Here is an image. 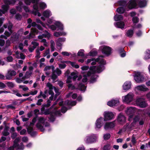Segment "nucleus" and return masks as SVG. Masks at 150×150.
Listing matches in <instances>:
<instances>
[{
  "label": "nucleus",
  "instance_id": "7ed1b4c3",
  "mask_svg": "<svg viewBox=\"0 0 150 150\" xmlns=\"http://www.w3.org/2000/svg\"><path fill=\"white\" fill-rule=\"evenodd\" d=\"M57 103V101L55 102L50 108L45 110L44 112V114L45 115L50 114V117H49V119L50 121L53 122L54 121L56 115L60 116L61 115L60 111L57 110V107H55L54 108V110L52 112H51V108H53Z\"/></svg>",
  "mask_w": 150,
  "mask_h": 150
},
{
  "label": "nucleus",
  "instance_id": "49530a36",
  "mask_svg": "<svg viewBox=\"0 0 150 150\" xmlns=\"http://www.w3.org/2000/svg\"><path fill=\"white\" fill-rule=\"evenodd\" d=\"M149 58H150V50H147L146 51L144 59H147Z\"/></svg>",
  "mask_w": 150,
  "mask_h": 150
},
{
  "label": "nucleus",
  "instance_id": "6e6d98bb",
  "mask_svg": "<svg viewBox=\"0 0 150 150\" xmlns=\"http://www.w3.org/2000/svg\"><path fill=\"white\" fill-rule=\"evenodd\" d=\"M81 69L83 71L82 73L83 74L84 73V71H86L88 70L89 69V67L88 66H84L81 67Z\"/></svg>",
  "mask_w": 150,
  "mask_h": 150
},
{
  "label": "nucleus",
  "instance_id": "69168bd1",
  "mask_svg": "<svg viewBox=\"0 0 150 150\" xmlns=\"http://www.w3.org/2000/svg\"><path fill=\"white\" fill-rule=\"evenodd\" d=\"M110 135L109 134H106L104 135V138L105 140L108 139L110 137Z\"/></svg>",
  "mask_w": 150,
  "mask_h": 150
},
{
  "label": "nucleus",
  "instance_id": "ea45409f",
  "mask_svg": "<svg viewBox=\"0 0 150 150\" xmlns=\"http://www.w3.org/2000/svg\"><path fill=\"white\" fill-rule=\"evenodd\" d=\"M114 19L116 21H121L123 19V17L121 15H116L115 16Z\"/></svg>",
  "mask_w": 150,
  "mask_h": 150
},
{
  "label": "nucleus",
  "instance_id": "13d9d810",
  "mask_svg": "<svg viewBox=\"0 0 150 150\" xmlns=\"http://www.w3.org/2000/svg\"><path fill=\"white\" fill-rule=\"evenodd\" d=\"M19 88L22 89L24 91H28L29 90L28 88L25 85H20L19 86Z\"/></svg>",
  "mask_w": 150,
  "mask_h": 150
},
{
  "label": "nucleus",
  "instance_id": "4c0bfd02",
  "mask_svg": "<svg viewBox=\"0 0 150 150\" xmlns=\"http://www.w3.org/2000/svg\"><path fill=\"white\" fill-rule=\"evenodd\" d=\"M76 104V102L75 101H71L69 100H67L64 103V104L66 105L74 106Z\"/></svg>",
  "mask_w": 150,
  "mask_h": 150
},
{
  "label": "nucleus",
  "instance_id": "680f3d73",
  "mask_svg": "<svg viewBox=\"0 0 150 150\" xmlns=\"http://www.w3.org/2000/svg\"><path fill=\"white\" fill-rule=\"evenodd\" d=\"M22 17V15L18 13L16 15V18L18 20H21Z\"/></svg>",
  "mask_w": 150,
  "mask_h": 150
},
{
  "label": "nucleus",
  "instance_id": "6ab92c4d",
  "mask_svg": "<svg viewBox=\"0 0 150 150\" xmlns=\"http://www.w3.org/2000/svg\"><path fill=\"white\" fill-rule=\"evenodd\" d=\"M16 74V71L10 69L8 70L7 73L6 75V79L10 80L12 79L13 76H15Z\"/></svg>",
  "mask_w": 150,
  "mask_h": 150
},
{
  "label": "nucleus",
  "instance_id": "338daca9",
  "mask_svg": "<svg viewBox=\"0 0 150 150\" xmlns=\"http://www.w3.org/2000/svg\"><path fill=\"white\" fill-rule=\"evenodd\" d=\"M84 50H80L78 53V55L79 56H83L84 55Z\"/></svg>",
  "mask_w": 150,
  "mask_h": 150
},
{
  "label": "nucleus",
  "instance_id": "c756f323",
  "mask_svg": "<svg viewBox=\"0 0 150 150\" xmlns=\"http://www.w3.org/2000/svg\"><path fill=\"white\" fill-rule=\"evenodd\" d=\"M134 123H132L130 125L128 123H127L125 125H124L123 128V130L124 131H125L126 130H130L134 126Z\"/></svg>",
  "mask_w": 150,
  "mask_h": 150
},
{
  "label": "nucleus",
  "instance_id": "1a4fd4ad",
  "mask_svg": "<svg viewBox=\"0 0 150 150\" xmlns=\"http://www.w3.org/2000/svg\"><path fill=\"white\" fill-rule=\"evenodd\" d=\"M133 76L134 79L137 83H142L145 81V79L142 72L139 71H135Z\"/></svg>",
  "mask_w": 150,
  "mask_h": 150
},
{
  "label": "nucleus",
  "instance_id": "bf43d9fd",
  "mask_svg": "<svg viewBox=\"0 0 150 150\" xmlns=\"http://www.w3.org/2000/svg\"><path fill=\"white\" fill-rule=\"evenodd\" d=\"M139 18L136 16L133 17L132 19V21L134 24L137 23L139 21Z\"/></svg>",
  "mask_w": 150,
  "mask_h": 150
},
{
  "label": "nucleus",
  "instance_id": "a18cd8bd",
  "mask_svg": "<svg viewBox=\"0 0 150 150\" xmlns=\"http://www.w3.org/2000/svg\"><path fill=\"white\" fill-rule=\"evenodd\" d=\"M86 87L82 83L80 84L78 86L79 89L81 91H84Z\"/></svg>",
  "mask_w": 150,
  "mask_h": 150
},
{
  "label": "nucleus",
  "instance_id": "b1692460",
  "mask_svg": "<svg viewBox=\"0 0 150 150\" xmlns=\"http://www.w3.org/2000/svg\"><path fill=\"white\" fill-rule=\"evenodd\" d=\"M132 85L131 81H125L122 85L123 90L125 91L128 90L131 88Z\"/></svg>",
  "mask_w": 150,
  "mask_h": 150
},
{
  "label": "nucleus",
  "instance_id": "09e8293b",
  "mask_svg": "<svg viewBox=\"0 0 150 150\" xmlns=\"http://www.w3.org/2000/svg\"><path fill=\"white\" fill-rule=\"evenodd\" d=\"M97 54V52L96 51H93L92 50L88 54V55H87L88 56H95Z\"/></svg>",
  "mask_w": 150,
  "mask_h": 150
},
{
  "label": "nucleus",
  "instance_id": "20e7f679",
  "mask_svg": "<svg viewBox=\"0 0 150 150\" xmlns=\"http://www.w3.org/2000/svg\"><path fill=\"white\" fill-rule=\"evenodd\" d=\"M147 2V0H131L128 7L131 9L134 8L137 6V3L140 7H144L146 6Z\"/></svg>",
  "mask_w": 150,
  "mask_h": 150
},
{
  "label": "nucleus",
  "instance_id": "f257e3e1",
  "mask_svg": "<svg viewBox=\"0 0 150 150\" xmlns=\"http://www.w3.org/2000/svg\"><path fill=\"white\" fill-rule=\"evenodd\" d=\"M101 69H99L98 68H96V66L91 67L89 68V70L87 73V74H85L83 76V78L82 79V82L83 83L86 82L87 81V77L91 76L90 82L93 83L96 80L97 76L95 74L96 72L100 73L104 69L103 66L101 65Z\"/></svg>",
  "mask_w": 150,
  "mask_h": 150
},
{
  "label": "nucleus",
  "instance_id": "4d7b16f0",
  "mask_svg": "<svg viewBox=\"0 0 150 150\" xmlns=\"http://www.w3.org/2000/svg\"><path fill=\"white\" fill-rule=\"evenodd\" d=\"M36 22L37 23H40L42 25L44 28H47V27H46V24H45L42 23V21H40V19L39 18H37L36 19Z\"/></svg>",
  "mask_w": 150,
  "mask_h": 150
},
{
  "label": "nucleus",
  "instance_id": "393cba45",
  "mask_svg": "<svg viewBox=\"0 0 150 150\" xmlns=\"http://www.w3.org/2000/svg\"><path fill=\"white\" fill-rule=\"evenodd\" d=\"M65 40V38H59L57 41L56 45L57 48L60 50L62 49V42H64Z\"/></svg>",
  "mask_w": 150,
  "mask_h": 150
},
{
  "label": "nucleus",
  "instance_id": "7c9ffc66",
  "mask_svg": "<svg viewBox=\"0 0 150 150\" xmlns=\"http://www.w3.org/2000/svg\"><path fill=\"white\" fill-rule=\"evenodd\" d=\"M31 32L30 33L29 36L27 37V38L30 39L31 38H34V33L37 34L38 33V30L36 28H32L31 29Z\"/></svg>",
  "mask_w": 150,
  "mask_h": 150
},
{
  "label": "nucleus",
  "instance_id": "6e6552de",
  "mask_svg": "<svg viewBox=\"0 0 150 150\" xmlns=\"http://www.w3.org/2000/svg\"><path fill=\"white\" fill-rule=\"evenodd\" d=\"M12 27L13 25L10 22H9L8 23L4 24L3 25V27L4 28H7L9 32L6 31L4 33V35H1V38L6 39L8 37H9L12 33Z\"/></svg>",
  "mask_w": 150,
  "mask_h": 150
},
{
  "label": "nucleus",
  "instance_id": "603ef678",
  "mask_svg": "<svg viewBox=\"0 0 150 150\" xmlns=\"http://www.w3.org/2000/svg\"><path fill=\"white\" fill-rule=\"evenodd\" d=\"M6 84L7 86L9 88H13L14 86V83L12 82H9L6 83Z\"/></svg>",
  "mask_w": 150,
  "mask_h": 150
},
{
  "label": "nucleus",
  "instance_id": "ddd939ff",
  "mask_svg": "<svg viewBox=\"0 0 150 150\" xmlns=\"http://www.w3.org/2000/svg\"><path fill=\"white\" fill-rule=\"evenodd\" d=\"M134 94L132 92H130L126 95L122 96V99L123 102L129 104L134 100Z\"/></svg>",
  "mask_w": 150,
  "mask_h": 150
},
{
  "label": "nucleus",
  "instance_id": "58836bf2",
  "mask_svg": "<svg viewBox=\"0 0 150 150\" xmlns=\"http://www.w3.org/2000/svg\"><path fill=\"white\" fill-rule=\"evenodd\" d=\"M9 128L6 126L4 129V131L2 132V134L4 136H7L8 135L9 133L8 132Z\"/></svg>",
  "mask_w": 150,
  "mask_h": 150
},
{
  "label": "nucleus",
  "instance_id": "2f4dec72",
  "mask_svg": "<svg viewBox=\"0 0 150 150\" xmlns=\"http://www.w3.org/2000/svg\"><path fill=\"white\" fill-rule=\"evenodd\" d=\"M15 57L18 59H24L25 58V56L22 53H19L18 51L15 52Z\"/></svg>",
  "mask_w": 150,
  "mask_h": 150
},
{
  "label": "nucleus",
  "instance_id": "4468645a",
  "mask_svg": "<svg viewBox=\"0 0 150 150\" xmlns=\"http://www.w3.org/2000/svg\"><path fill=\"white\" fill-rule=\"evenodd\" d=\"M137 111V109L134 107H130L127 108V110H126V114L128 115L129 120L130 121L132 118L133 114Z\"/></svg>",
  "mask_w": 150,
  "mask_h": 150
},
{
  "label": "nucleus",
  "instance_id": "37998d69",
  "mask_svg": "<svg viewBox=\"0 0 150 150\" xmlns=\"http://www.w3.org/2000/svg\"><path fill=\"white\" fill-rule=\"evenodd\" d=\"M50 46L51 48V51L53 52L55 50V48L54 47L55 46V43L54 41L53 40H51L50 41Z\"/></svg>",
  "mask_w": 150,
  "mask_h": 150
},
{
  "label": "nucleus",
  "instance_id": "0e129e2a",
  "mask_svg": "<svg viewBox=\"0 0 150 150\" xmlns=\"http://www.w3.org/2000/svg\"><path fill=\"white\" fill-rule=\"evenodd\" d=\"M13 93L16 96L19 97H22V95L18 92V91L13 90Z\"/></svg>",
  "mask_w": 150,
  "mask_h": 150
},
{
  "label": "nucleus",
  "instance_id": "bb28decb",
  "mask_svg": "<svg viewBox=\"0 0 150 150\" xmlns=\"http://www.w3.org/2000/svg\"><path fill=\"white\" fill-rule=\"evenodd\" d=\"M119 103V101L118 99H112L111 100L108 101L107 103V105L110 106L112 107L118 105Z\"/></svg>",
  "mask_w": 150,
  "mask_h": 150
},
{
  "label": "nucleus",
  "instance_id": "412c9836",
  "mask_svg": "<svg viewBox=\"0 0 150 150\" xmlns=\"http://www.w3.org/2000/svg\"><path fill=\"white\" fill-rule=\"evenodd\" d=\"M115 126V121L110 122H107L104 125V128L107 130L111 129L114 127Z\"/></svg>",
  "mask_w": 150,
  "mask_h": 150
},
{
  "label": "nucleus",
  "instance_id": "f03ea898",
  "mask_svg": "<svg viewBox=\"0 0 150 150\" xmlns=\"http://www.w3.org/2000/svg\"><path fill=\"white\" fill-rule=\"evenodd\" d=\"M36 127L41 131L44 132L45 130L50 131L51 128L49 123L46 122V119L42 117H38L37 119Z\"/></svg>",
  "mask_w": 150,
  "mask_h": 150
},
{
  "label": "nucleus",
  "instance_id": "cd10ccee",
  "mask_svg": "<svg viewBox=\"0 0 150 150\" xmlns=\"http://www.w3.org/2000/svg\"><path fill=\"white\" fill-rule=\"evenodd\" d=\"M126 117L122 114H120L117 118V121L121 125H123L126 122Z\"/></svg>",
  "mask_w": 150,
  "mask_h": 150
},
{
  "label": "nucleus",
  "instance_id": "5fc2aeb1",
  "mask_svg": "<svg viewBox=\"0 0 150 150\" xmlns=\"http://www.w3.org/2000/svg\"><path fill=\"white\" fill-rule=\"evenodd\" d=\"M72 93L71 92L70 93H69V94H68L67 95V97H68L71 95L72 96L71 97H72V98H73L74 99H76V97H77V95L76 94L74 93L72 95Z\"/></svg>",
  "mask_w": 150,
  "mask_h": 150
},
{
  "label": "nucleus",
  "instance_id": "a19ab883",
  "mask_svg": "<svg viewBox=\"0 0 150 150\" xmlns=\"http://www.w3.org/2000/svg\"><path fill=\"white\" fill-rule=\"evenodd\" d=\"M112 147V146L110 144H107L105 145L103 147V150H110Z\"/></svg>",
  "mask_w": 150,
  "mask_h": 150
},
{
  "label": "nucleus",
  "instance_id": "a878e982",
  "mask_svg": "<svg viewBox=\"0 0 150 150\" xmlns=\"http://www.w3.org/2000/svg\"><path fill=\"white\" fill-rule=\"evenodd\" d=\"M148 90V88L144 85L138 86L135 88V90L136 92L139 91H147Z\"/></svg>",
  "mask_w": 150,
  "mask_h": 150
},
{
  "label": "nucleus",
  "instance_id": "9b49d317",
  "mask_svg": "<svg viewBox=\"0 0 150 150\" xmlns=\"http://www.w3.org/2000/svg\"><path fill=\"white\" fill-rule=\"evenodd\" d=\"M98 137V135L96 134H88L85 138L84 141L86 143L92 144L97 141Z\"/></svg>",
  "mask_w": 150,
  "mask_h": 150
},
{
  "label": "nucleus",
  "instance_id": "423d86ee",
  "mask_svg": "<svg viewBox=\"0 0 150 150\" xmlns=\"http://www.w3.org/2000/svg\"><path fill=\"white\" fill-rule=\"evenodd\" d=\"M103 57L102 56H99L98 58L96 59H95L93 58L88 59L87 60L86 64H88L92 62L91 64L92 65H94L96 64V62H98L100 64L99 66L98 67L95 66L97 68H98L100 70L101 69V67H101V65L104 66V65L106 64L105 61L103 59Z\"/></svg>",
  "mask_w": 150,
  "mask_h": 150
},
{
  "label": "nucleus",
  "instance_id": "c85d7f7f",
  "mask_svg": "<svg viewBox=\"0 0 150 150\" xmlns=\"http://www.w3.org/2000/svg\"><path fill=\"white\" fill-rule=\"evenodd\" d=\"M33 9L34 10L32 11V13L35 15H37L38 16H40L41 15V13L38 12V4H34L33 6Z\"/></svg>",
  "mask_w": 150,
  "mask_h": 150
},
{
  "label": "nucleus",
  "instance_id": "e433bc0d",
  "mask_svg": "<svg viewBox=\"0 0 150 150\" xmlns=\"http://www.w3.org/2000/svg\"><path fill=\"white\" fill-rule=\"evenodd\" d=\"M19 37V35L18 34L15 33H13L11 37V40L13 42L17 40Z\"/></svg>",
  "mask_w": 150,
  "mask_h": 150
},
{
  "label": "nucleus",
  "instance_id": "c9c22d12",
  "mask_svg": "<svg viewBox=\"0 0 150 150\" xmlns=\"http://www.w3.org/2000/svg\"><path fill=\"white\" fill-rule=\"evenodd\" d=\"M54 23L59 29L60 30H63L64 29L63 25L60 22L56 21Z\"/></svg>",
  "mask_w": 150,
  "mask_h": 150
},
{
  "label": "nucleus",
  "instance_id": "a211bd4d",
  "mask_svg": "<svg viewBox=\"0 0 150 150\" xmlns=\"http://www.w3.org/2000/svg\"><path fill=\"white\" fill-rule=\"evenodd\" d=\"M18 4V6L16 7V8L18 11L21 12L22 8H23L25 12H28L30 11V10L28 7L27 6H24L22 2L19 1Z\"/></svg>",
  "mask_w": 150,
  "mask_h": 150
},
{
  "label": "nucleus",
  "instance_id": "72a5a7b5",
  "mask_svg": "<svg viewBox=\"0 0 150 150\" xmlns=\"http://www.w3.org/2000/svg\"><path fill=\"white\" fill-rule=\"evenodd\" d=\"M45 34H43L41 35H39L38 36V38L39 39H43L44 38L47 37L49 38L50 36V34L47 32V31H45Z\"/></svg>",
  "mask_w": 150,
  "mask_h": 150
},
{
  "label": "nucleus",
  "instance_id": "052dcab7",
  "mask_svg": "<svg viewBox=\"0 0 150 150\" xmlns=\"http://www.w3.org/2000/svg\"><path fill=\"white\" fill-rule=\"evenodd\" d=\"M46 25H47L49 28H50L52 30H55L56 29V27L54 25H52L51 26H50L49 24H46Z\"/></svg>",
  "mask_w": 150,
  "mask_h": 150
},
{
  "label": "nucleus",
  "instance_id": "f8f14e48",
  "mask_svg": "<svg viewBox=\"0 0 150 150\" xmlns=\"http://www.w3.org/2000/svg\"><path fill=\"white\" fill-rule=\"evenodd\" d=\"M20 137L17 138L14 141V144L13 146L10 147L8 149V150H13L14 149H23L24 148V146L23 143H20V144H18V143L20 140Z\"/></svg>",
  "mask_w": 150,
  "mask_h": 150
},
{
  "label": "nucleus",
  "instance_id": "2eb2a0df",
  "mask_svg": "<svg viewBox=\"0 0 150 150\" xmlns=\"http://www.w3.org/2000/svg\"><path fill=\"white\" fill-rule=\"evenodd\" d=\"M52 75L51 78L53 81L55 80L57 77V76H60L62 74V71L58 68H57L54 70V67L52 66Z\"/></svg>",
  "mask_w": 150,
  "mask_h": 150
},
{
  "label": "nucleus",
  "instance_id": "79ce46f5",
  "mask_svg": "<svg viewBox=\"0 0 150 150\" xmlns=\"http://www.w3.org/2000/svg\"><path fill=\"white\" fill-rule=\"evenodd\" d=\"M40 8L41 9H45L46 8L47 6L46 4L44 2H41L38 3Z\"/></svg>",
  "mask_w": 150,
  "mask_h": 150
},
{
  "label": "nucleus",
  "instance_id": "0eeeda50",
  "mask_svg": "<svg viewBox=\"0 0 150 150\" xmlns=\"http://www.w3.org/2000/svg\"><path fill=\"white\" fill-rule=\"evenodd\" d=\"M4 2L5 4L2 6V10L0 9V16H1L3 13H4L7 11L9 8L8 5L14 4L16 1L15 0H4Z\"/></svg>",
  "mask_w": 150,
  "mask_h": 150
},
{
  "label": "nucleus",
  "instance_id": "4be33fe9",
  "mask_svg": "<svg viewBox=\"0 0 150 150\" xmlns=\"http://www.w3.org/2000/svg\"><path fill=\"white\" fill-rule=\"evenodd\" d=\"M47 86L49 88V94L51 95V96L49 98V99L48 100H50L51 101H52L53 99V96L54 94V92L52 91L53 90V86L51 83H48L47 84Z\"/></svg>",
  "mask_w": 150,
  "mask_h": 150
},
{
  "label": "nucleus",
  "instance_id": "864d4df0",
  "mask_svg": "<svg viewBox=\"0 0 150 150\" xmlns=\"http://www.w3.org/2000/svg\"><path fill=\"white\" fill-rule=\"evenodd\" d=\"M142 25L140 24H138L136 25L134 24L133 26V29L134 30H136V29H139L142 28Z\"/></svg>",
  "mask_w": 150,
  "mask_h": 150
},
{
  "label": "nucleus",
  "instance_id": "774afa93",
  "mask_svg": "<svg viewBox=\"0 0 150 150\" xmlns=\"http://www.w3.org/2000/svg\"><path fill=\"white\" fill-rule=\"evenodd\" d=\"M67 86L68 87V88L71 90H73L74 88H75V87L74 86H73L72 84L71 83H69V84Z\"/></svg>",
  "mask_w": 150,
  "mask_h": 150
},
{
  "label": "nucleus",
  "instance_id": "8fccbe9b",
  "mask_svg": "<svg viewBox=\"0 0 150 150\" xmlns=\"http://www.w3.org/2000/svg\"><path fill=\"white\" fill-rule=\"evenodd\" d=\"M140 119V117L139 115H137L133 119V122L132 123L134 122V126L136 125V122L138 121Z\"/></svg>",
  "mask_w": 150,
  "mask_h": 150
},
{
  "label": "nucleus",
  "instance_id": "aec40b11",
  "mask_svg": "<svg viewBox=\"0 0 150 150\" xmlns=\"http://www.w3.org/2000/svg\"><path fill=\"white\" fill-rule=\"evenodd\" d=\"M104 120L106 121L112 119L114 117V114L112 112L109 111L105 112L104 113Z\"/></svg>",
  "mask_w": 150,
  "mask_h": 150
},
{
  "label": "nucleus",
  "instance_id": "f3484780",
  "mask_svg": "<svg viewBox=\"0 0 150 150\" xmlns=\"http://www.w3.org/2000/svg\"><path fill=\"white\" fill-rule=\"evenodd\" d=\"M103 124V118L102 117H100L98 118L95 122V128L96 130H98L100 129L102 126Z\"/></svg>",
  "mask_w": 150,
  "mask_h": 150
},
{
  "label": "nucleus",
  "instance_id": "473e14b6",
  "mask_svg": "<svg viewBox=\"0 0 150 150\" xmlns=\"http://www.w3.org/2000/svg\"><path fill=\"white\" fill-rule=\"evenodd\" d=\"M114 25L116 27L123 29L124 28L125 24L123 22H118L115 23Z\"/></svg>",
  "mask_w": 150,
  "mask_h": 150
},
{
  "label": "nucleus",
  "instance_id": "3c124183",
  "mask_svg": "<svg viewBox=\"0 0 150 150\" xmlns=\"http://www.w3.org/2000/svg\"><path fill=\"white\" fill-rule=\"evenodd\" d=\"M40 41L41 42L43 43V45L45 47H47L48 46V43L46 41V39H39Z\"/></svg>",
  "mask_w": 150,
  "mask_h": 150
},
{
  "label": "nucleus",
  "instance_id": "9d476101",
  "mask_svg": "<svg viewBox=\"0 0 150 150\" xmlns=\"http://www.w3.org/2000/svg\"><path fill=\"white\" fill-rule=\"evenodd\" d=\"M133 104L141 108H144L147 105V104L145 101V99L142 97L137 98L133 103Z\"/></svg>",
  "mask_w": 150,
  "mask_h": 150
},
{
  "label": "nucleus",
  "instance_id": "5701e85b",
  "mask_svg": "<svg viewBox=\"0 0 150 150\" xmlns=\"http://www.w3.org/2000/svg\"><path fill=\"white\" fill-rule=\"evenodd\" d=\"M78 77L77 74L74 72H72L70 76H68L66 81V83H69L71 82V79H72L74 81L76 80Z\"/></svg>",
  "mask_w": 150,
  "mask_h": 150
},
{
  "label": "nucleus",
  "instance_id": "f704fd0d",
  "mask_svg": "<svg viewBox=\"0 0 150 150\" xmlns=\"http://www.w3.org/2000/svg\"><path fill=\"white\" fill-rule=\"evenodd\" d=\"M44 16L48 18L51 16L52 15V13L51 11L48 9H47L44 11L43 13Z\"/></svg>",
  "mask_w": 150,
  "mask_h": 150
},
{
  "label": "nucleus",
  "instance_id": "39448f33",
  "mask_svg": "<svg viewBox=\"0 0 150 150\" xmlns=\"http://www.w3.org/2000/svg\"><path fill=\"white\" fill-rule=\"evenodd\" d=\"M118 3L119 5L122 6V7H119L117 9V12L119 13H123L125 11H128L131 9L128 7L129 1H127L122 0L118 1Z\"/></svg>",
  "mask_w": 150,
  "mask_h": 150
},
{
  "label": "nucleus",
  "instance_id": "dca6fc26",
  "mask_svg": "<svg viewBox=\"0 0 150 150\" xmlns=\"http://www.w3.org/2000/svg\"><path fill=\"white\" fill-rule=\"evenodd\" d=\"M100 49L101 50L103 54L108 56L111 53V49L108 46L103 45L100 47Z\"/></svg>",
  "mask_w": 150,
  "mask_h": 150
},
{
  "label": "nucleus",
  "instance_id": "de8ad7c7",
  "mask_svg": "<svg viewBox=\"0 0 150 150\" xmlns=\"http://www.w3.org/2000/svg\"><path fill=\"white\" fill-rule=\"evenodd\" d=\"M33 125H32L31 126L30 125V126L28 127L27 128L28 132V133L30 134L31 135H33L32 134V132L33 131Z\"/></svg>",
  "mask_w": 150,
  "mask_h": 150
},
{
  "label": "nucleus",
  "instance_id": "c03bdc74",
  "mask_svg": "<svg viewBox=\"0 0 150 150\" xmlns=\"http://www.w3.org/2000/svg\"><path fill=\"white\" fill-rule=\"evenodd\" d=\"M133 34V31L132 30H129L126 33V35L129 37H131Z\"/></svg>",
  "mask_w": 150,
  "mask_h": 150
},
{
  "label": "nucleus",
  "instance_id": "e2e57ef3",
  "mask_svg": "<svg viewBox=\"0 0 150 150\" xmlns=\"http://www.w3.org/2000/svg\"><path fill=\"white\" fill-rule=\"evenodd\" d=\"M31 44L33 45V46H34V48H36L39 45L38 43L36 42L35 41H32L31 42Z\"/></svg>",
  "mask_w": 150,
  "mask_h": 150
}]
</instances>
